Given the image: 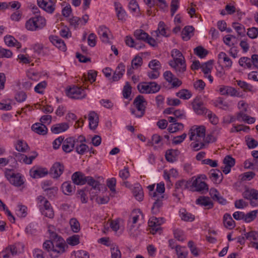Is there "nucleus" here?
<instances>
[{
    "instance_id": "052dcab7",
    "label": "nucleus",
    "mask_w": 258,
    "mask_h": 258,
    "mask_svg": "<svg viewBox=\"0 0 258 258\" xmlns=\"http://www.w3.org/2000/svg\"><path fill=\"white\" fill-rule=\"evenodd\" d=\"M245 141L249 149H253L255 148L258 145V142L255 139L250 138V137H245Z\"/></svg>"
},
{
    "instance_id": "0e129e2a",
    "label": "nucleus",
    "mask_w": 258,
    "mask_h": 258,
    "mask_svg": "<svg viewBox=\"0 0 258 258\" xmlns=\"http://www.w3.org/2000/svg\"><path fill=\"white\" fill-rule=\"evenodd\" d=\"M237 85L239 86L241 88H242L244 91H251L252 89V86L247 83L246 82L242 81L241 80H237L236 81Z\"/></svg>"
},
{
    "instance_id": "338daca9",
    "label": "nucleus",
    "mask_w": 258,
    "mask_h": 258,
    "mask_svg": "<svg viewBox=\"0 0 258 258\" xmlns=\"http://www.w3.org/2000/svg\"><path fill=\"white\" fill-rule=\"evenodd\" d=\"M246 239L248 240H256L258 239V233L254 231H251L248 232H245L244 234Z\"/></svg>"
},
{
    "instance_id": "13d9d810",
    "label": "nucleus",
    "mask_w": 258,
    "mask_h": 258,
    "mask_svg": "<svg viewBox=\"0 0 258 258\" xmlns=\"http://www.w3.org/2000/svg\"><path fill=\"white\" fill-rule=\"evenodd\" d=\"M63 192L66 195H69L73 190V186L71 183L64 182L61 185Z\"/></svg>"
},
{
    "instance_id": "79ce46f5",
    "label": "nucleus",
    "mask_w": 258,
    "mask_h": 258,
    "mask_svg": "<svg viewBox=\"0 0 258 258\" xmlns=\"http://www.w3.org/2000/svg\"><path fill=\"white\" fill-rule=\"evenodd\" d=\"M70 225L72 230L74 233H78L80 230V224L78 220L75 218H72L70 220Z\"/></svg>"
},
{
    "instance_id": "4d7b16f0",
    "label": "nucleus",
    "mask_w": 258,
    "mask_h": 258,
    "mask_svg": "<svg viewBox=\"0 0 258 258\" xmlns=\"http://www.w3.org/2000/svg\"><path fill=\"white\" fill-rule=\"evenodd\" d=\"M86 183H87L89 185L92 186L94 189H99V182L95 180L91 176H86Z\"/></svg>"
},
{
    "instance_id": "9d476101",
    "label": "nucleus",
    "mask_w": 258,
    "mask_h": 258,
    "mask_svg": "<svg viewBox=\"0 0 258 258\" xmlns=\"http://www.w3.org/2000/svg\"><path fill=\"white\" fill-rule=\"evenodd\" d=\"M39 7L49 14H52L54 11V4L51 0H37Z\"/></svg>"
},
{
    "instance_id": "4c0bfd02",
    "label": "nucleus",
    "mask_w": 258,
    "mask_h": 258,
    "mask_svg": "<svg viewBox=\"0 0 258 258\" xmlns=\"http://www.w3.org/2000/svg\"><path fill=\"white\" fill-rule=\"evenodd\" d=\"M204 140H201V141H198V140L194 141L190 144V146L192 150L195 151H198L200 149L205 148L207 145L205 142Z\"/></svg>"
},
{
    "instance_id": "423d86ee",
    "label": "nucleus",
    "mask_w": 258,
    "mask_h": 258,
    "mask_svg": "<svg viewBox=\"0 0 258 258\" xmlns=\"http://www.w3.org/2000/svg\"><path fill=\"white\" fill-rule=\"evenodd\" d=\"M46 25L44 17H31L25 24L26 28L29 31H36L43 28Z\"/></svg>"
},
{
    "instance_id": "864d4df0",
    "label": "nucleus",
    "mask_w": 258,
    "mask_h": 258,
    "mask_svg": "<svg viewBox=\"0 0 258 258\" xmlns=\"http://www.w3.org/2000/svg\"><path fill=\"white\" fill-rule=\"evenodd\" d=\"M194 53L200 58L205 57L208 54L207 51L201 46L194 49Z\"/></svg>"
},
{
    "instance_id": "58836bf2",
    "label": "nucleus",
    "mask_w": 258,
    "mask_h": 258,
    "mask_svg": "<svg viewBox=\"0 0 258 258\" xmlns=\"http://www.w3.org/2000/svg\"><path fill=\"white\" fill-rule=\"evenodd\" d=\"M192 182L190 180H185L184 179L179 180L175 183L176 189H186L189 186H192Z\"/></svg>"
},
{
    "instance_id": "49530a36",
    "label": "nucleus",
    "mask_w": 258,
    "mask_h": 258,
    "mask_svg": "<svg viewBox=\"0 0 258 258\" xmlns=\"http://www.w3.org/2000/svg\"><path fill=\"white\" fill-rule=\"evenodd\" d=\"M176 95L181 99L187 100L191 97V93L187 89H182L177 92Z\"/></svg>"
},
{
    "instance_id": "f704fd0d",
    "label": "nucleus",
    "mask_w": 258,
    "mask_h": 258,
    "mask_svg": "<svg viewBox=\"0 0 258 258\" xmlns=\"http://www.w3.org/2000/svg\"><path fill=\"white\" fill-rule=\"evenodd\" d=\"M48 174V171L46 168H39L34 171H31V175L33 178L42 177Z\"/></svg>"
},
{
    "instance_id": "ea45409f",
    "label": "nucleus",
    "mask_w": 258,
    "mask_h": 258,
    "mask_svg": "<svg viewBox=\"0 0 258 258\" xmlns=\"http://www.w3.org/2000/svg\"><path fill=\"white\" fill-rule=\"evenodd\" d=\"M134 36L137 41L138 40L145 41L148 38L149 35L143 30L138 29L135 31Z\"/></svg>"
},
{
    "instance_id": "f257e3e1",
    "label": "nucleus",
    "mask_w": 258,
    "mask_h": 258,
    "mask_svg": "<svg viewBox=\"0 0 258 258\" xmlns=\"http://www.w3.org/2000/svg\"><path fill=\"white\" fill-rule=\"evenodd\" d=\"M65 241L62 238H59L56 240H46L43 244L44 249L50 252V256L52 258L59 256L64 251Z\"/></svg>"
},
{
    "instance_id": "c756f323",
    "label": "nucleus",
    "mask_w": 258,
    "mask_h": 258,
    "mask_svg": "<svg viewBox=\"0 0 258 258\" xmlns=\"http://www.w3.org/2000/svg\"><path fill=\"white\" fill-rule=\"evenodd\" d=\"M196 203L198 205L207 207L208 209H211L213 207V204L209 197H200L197 199Z\"/></svg>"
},
{
    "instance_id": "f03ea898",
    "label": "nucleus",
    "mask_w": 258,
    "mask_h": 258,
    "mask_svg": "<svg viewBox=\"0 0 258 258\" xmlns=\"http://www.w3.org/2000/svg\"><path fill=\"white\" fill-rule=\"evenodd\" d=\"M173 60L169 61V64L174 69L177 76L181 77L186 71V64L184 57L182 53L177 49L171 51Z\"/></svg>"
},
{
    "instance_id": "0eeeda50",
    "label": "nucleus",
    "mask_w": 258,
    "mask_h": 258,
    "mask_svg": "<svg viewBox=\"0 0 258 258\" xmlns=\"http://www.w3.org/2000/svg\"><path fill=\"white\" fill-rule=\"evenodd\" d=\"M206 134V128L203 125L192 126L189 130V140L195 141L198 140V141H201V140L205 139Z\"/></svg>"
},
{
    "instance_id": "9b49d317",
    "label": "nucleus",
    "mask_w": 258,
    "mask_h": 258,
    "mask_svg": "<svg viewBox=\"0 0 258 258\" xmlns=\"http://www.w3.org/2000/svg\"><path fill=\"white\" fill-rule=\"evenodd\" d=\"M34 52L39 56H45L50 54V50L47 47H43L40 43H36L31 45Z\"/></svg>"
},
{
    "instance_id": "c85d7f7f",
    "label": "nucleus",
    "mask_w": 258,
    "mask_h": 258,
    "mask_svg": "<svg viewBox=\"0 0 258 258\" xmlns=\"http://www.w3.org/2000/svg\"><path fill=\"white\" fill-rule=\"evenodd\" d=\"M125 41L127 46L131 47H134L137 49H140L145 46L143 43L138 42L137 40H135L132 37L128 36H126Z\"/></svg>"
},
{
    "instance_id": "2f4dec72",
    "label": "nucleus",
    "mask_w": 258,
    "mask_h": 258,
    "mask_svg": "<svg viewBox=\"0 0 258 258\" xmlns=\"http://www.w3.org/2000/svg\"><path fill=\"white\" fill-rule=\"evenodd\" d=\"M133 193L136 199L139 201H142L143 200L144 194L143 189L141 185L136 184L133 189Z\"/></svg>"
},
{
    "instance_id": "5fc2aeb1",
    "label": "nucleus",
    "mask_w": 258,
    "mask_h": 258,
    "mask_svg": "<svg viewBox=\"0 0 258 258\" xmlns=\"http://www.w3.org/2000/svg\"><path fill=\"white\" fill-rule=\"evenodd\" d=\"M143 62L142 58L141 56L136 55L132 60L131 66L133 69H138L141 66Z\"/></svg>"
},
{
    "instance_id": "20e7f679",
    "label": "nucleus",
    "mask_w": 258,
    "mask_h": 258,
    "mask_svg": "<svg viewBox=\"0 0 258 258\" xmlns=\"http://www.w3.org/2000/svg\"><path fill=\"white\" fill-rule=\"evenodd\" d=\"M133 104L136 109L131 108L130 110L132 114L135 115L137 117H142L145 114L147 104L144 97L140 95L137 96L134 100Z\"/></svg>"
},
{
    "instance_id": "603ef678",
    "label": "nucleus",
    "mask_w": 258,
    "mask_h": 258,
    "mask_svg": "<svg viewBox=\"0 0 258 258\" xmlns=\"http://www.w3.org/2000/svg\"><path fill=\"white\" fill-rule=\"evenodd\" d=\"M132 89V88L130 83L128 82H126L122 90V95L124 98L127 99L130 97Z\"/></svg>"
},
{
    "instance_id": "bb28decb",
    "label": "nucleus",
    "mask_w": 258,
    "mask_h": 258,
    "mask_svg": "<svg viewBox=\"0 0 258 258\" xmlns=\"http://www.w3.org/2000/svg\"><path fill=\"white\" fill-rule=\"evenodd\" d=\"M109 32L108 29L105 26H100L98 30V34L100 36V38L103 42L108 43L109 38L108 33Z\"/></svg>"
},
{
    "instance_id": "a211bd4d",
    "label": "nucleus",
    "mask_w": 258,
    "mask_h": 258,
    "mask_svg": "<svg viewBox=\"0 0 258 258\" xmlns=\"http://www.w3.org/2000/svg\"><path fill=\"white\" fill-rule=\"evenodd\" d=\"M89 120V127L91 130H95L98 125L99 116L98 114L93 111H90L88 115Z\"/></svg>"
},
{
    "instance_id": "3c124183",
    "label": "nucleus",
    "mask_w": 258,
    "mask_h": 258,
    "mask_svg": "<svg viewBox=\"0 0 258 258\" xmlns=\"http://www.w3.org/2000/svg\"><path fill=\"white\" fill-rule=\"evenodd\" d=\"M182 211H180V217L182 220L185 221H192L195 219V217L191 214L186 212L183 209Z\"/></svg>"
},
{
    "instance_id": "a19ab883",
    "label": "nucleus",
    "mask_w": 258,
    "mask_h": 258,
    "mask_svg": "<svg viewBox=\"0 0 258 258\" xmlns=\"http://www.w3.org/2000/svg\"><path fill=\"white\" fill-rule=\"evenodd\" d=\"M17 215L21 218H24L27 215V208L24 205L19 204L16 210Z\"/></svg>"
},
{
    "instance_id": "c9c22d12",
    "label": "nucleus",
    "mask_w": 258,
    "mask_h": 258,
    "mask_svg": "<svg viewBox=\"0 0 258 258\" xmlns=\"http://www.w3.org/2000/svg\"><path fill=\"white\" fill-rule=\"evenodd\" d=\"M194 28L192 26H186L183 29L181 32L182 38L184 41L188 40L191 36Z\"/></svg>"
},
{
    "instance_id": "f3484780",
    "label": "nucleus",
    "mask_w": 258,
    "mask_h": 258,
    "mask_svg": "<svg viewBox=\"0 0 258 258\" xmlns=\"http://www.w3.org/2000/svg\"><path fill=\"white\" fill-rule=\"evenodd\" d=\"M86 176L81 172H76L72 175L74 183L77 185H83L86 183Z\"/></svg>"
},
{
    "instance_id": "bf43d9fd",
    "label": "nucleus",
    "mask_w": 258,
    "mask_h": 258,
    "mask_svg": "<svg viewBox=\"0 0 258 258\" xmlns=\"http://www.w3.org/2000/svg\"><path fill=\"white\" fill-rule=\"evenodd\" d=\"M88 150H89V147L83 143H81L79 145H77L76 147V152L80 155L84 154Z\"/></svg>"
},
{
    "instance_id": "473e14b6",
    "label": "nucleus",
    "mask_w": 258,
    "mask_h": 258,
    "mask_svg": "<svg viewBox=\"0 0 258 258\" xmlns=\"http://www.w3.org/2000/svg\"><path fill=\"white\" fill-rule=\"evenodd\" d=\"M153 199L155 201L153 203L151 210L153 214L156 215L160 212V209L163 206V199L158 198V197H157L156 198Z\"/></svg>"
},
{
    "instance_id": "39448f33",
    "label": "nucleus",
    "mask_w": 258,
    "mask_h": 258,
    "mask_svg": "<svg viewBox=\"0 0 258 258\" xmlns=\"http://www.w3.org/2000/svg\"><path fill=\"white\" fill-rule=\"evenodd\" d=\"M139 91L142 94H154L157 93L161 87L155 82H144L138 85Z\"/></svg>"
},
{
    "instance_id": "09e8293b",
    "label": "nucleus",
    "mask_w": 258,
    "mask_h": 258,
    "mask_svg": "<svg viewBox=\"0 0 258 258\" xmlns=\"http://www.w3.org/2000/svg\"><path fill=\"white\" fill-rule=\"evenodd\" d=\"M183 125L181 123H174L170 124L168 128V131L170 133H174L178 131L182 130Z\"/></svg>"
},
{
    "instance_id": "e433bc0d",
    "label": "nucleus",
    "mask_w": 258,
    "mask_h": 258,
    "mask_svg": "<svg viewBox=\"0 0 258 258\" xmlns=\"http://www.w3.org/2000/svg\"><path fill=\"white\" fill-rule=\"evenodd\" d=\"M144 1L145 4L150 7L149 9L147 10V14L149 16L153 15V16H155L156 13L155 11H156V12H158V10L154 7L155 5L154 0H144Z\"/></svg>"
},
{
    "instance_id": "774afa93",
    "label": "nucleus",
    "mask_w": 258,
    "mask_h": 258,
    "mask_svg": "<svg viewBox=\"0 0 258 258\" xmlns=\"http://www.w3.org/2000/svg\"><path fill=\"white\" fill-rule=\"evenodd\" d=\"M111 258H121V253L117 246L111 247Z\"/></svg>"
},
{
    "instance_id": "69168bd1",
    "label": "nucleus",
    "mask_w": 258,
    "mask_h": 258,
    "mask_svg": "<svg viewBox=\"0 0 258 258\" xmlns=\"http://www.w3.org/2000/svg\"><path fill=\"white\" fill-rule=\"evenodd\" d=\"M114 7L117 16H123L125 15V11L123 9L119 3L115 2Z\"/></svg>"
},
{
    "instance_id": "412c9836",
    "label": "nucleus",
    "mask_w": 258,
    "mask_h": 258,
    "mask_svg": "<svg viewBox=\"0 0 258 258\" xmlns=\"http://www.w3.org/2000/svg\"><path fill=\"white\" fill-rule=\"evenodd\" d=\"M192 186L196 188L198 191H207L208 190V185L204 182L201 180L200 178H196L192 182Z\"/></svg>"
},
{
    "instance_id": "dca6fc26",
    "label": "nucleus",
    "mask_w": 258,
    "mask_h": 258,
    "mask_svg": "<svg viewBox=\"0 0 258 258\" xmlns=\"http://www.w3.org/2000/svg\"><path fill=\"white\" fill-rule=\"evenodd\" d=\"M76 144V140L74 137L66 139L62 143V148L64 152L70 153L74 148Z\"/></svg>"
},
{
    "instance_id": "4be33fe9",
    "label": "nucleus",
    "mask_w": 258,
    "mask_h": 258,
    "mask_svg": "<svg viewBox=\"0 0 258 258\" xmlns=\"http://www.w3.org/2000/svg\"><path fill=\"white\" fill-rule=\"evenodd\" d=\"M141 212L139 210H134L131 214V217L128 220V223L131 222L132 224L130 228V233L131 235H135L134 232H132L133 228L134 227L133 224H136L138 221L140 217L141 216Z\"/></svg>"
},
{
    "instance_id": "6ab92c4d",
    "label": "nucleus",
    "mask_w": 258,
    "mask_h": 258,
    "mask_svg": "<svg viewBox=\"0 0 258 258\" xmlns=\"http://www.w3.org/2000/svg\"><path fill=\"white\" fill-rule=\"evenodd\" d=\"M125 66L123 63L118 64L112 78L113 81H117L122 77L125 72Z\"/></svg>"
},
{
    "instance_id": "6e6552de",
    "label": "nucleus",
    "mask_w": 258,
    "mask_h": 258,
    "mask_svg": "<svg viewBox=\"0 0 258 258\" xmlns=\"http://www.w3.org/2000/svg\"><path fill=\"white\" fill-rule=\"evenodd\" d=\"M67 95L74 99H82L86 96V94L82 87L73 86L66 91Z\"/></svg>"
},
{
    "instance_id": "7c9ffc66",
    "label": "nucleus",
    "mask_w": 258,
    "mask_h": 258,
    "mask_svg": "<svg viewBox=\"0 0 258 258\" xmlns=\"http://www.w3.org/2000/svg\"><path fill=\"white\" fill-rule=\"evenodd\" d=\"M223 224L225 227L229 229L234 228L235 226V222L229 214H225L223 216Z\"/></svg>"
},
{
    "instance_id": "a878e982",
    "label": "nucleus",
    "mask_w": 258,
    "mask_h": 258,
    "mask_svg": "<svg viewBox=\"0 0 258 258\" xmlns=\"http://www.w3.org/2000/svg\"><path fill=\"white\" fill-rule=\"evenodd\" d=\"M4 41L9 47H16L18 49L21 47V44L11 35L6 36L4 37Z\"/></svg>"
},
{
    "instance_id": "b1692460",
    "label": "nucleus",
    "mask_w": 258,
    "mask_h": 258,
    "mask_svg": "<svg viewBox=\"0 0 258 258\" xmlns=\"http://www.w3.org/2000/svg\"><path fill=\"white\" fill-rule=\"evenodd\" d=\"M180 152L178 150L169 149L165 154V158L168 162L173 163L177 159Z\"/></svg>"
},
{
    "instance_id": "aec40b11",
    "label": "nucleus",
    "mask_w": 258,
    "mask_h": 258,
    "mask_svg": "<svg viewBox=\"0 0 258 258\" xmlns=\"http://www.w3.org/2000/svg\"><path fill=\"white\" fill-rule=\"evenodd\" d=\"M69 128V125L67 122H62L53 125L51 131L53 134H59L66 131Z\"/></svg>"
},
{
    "instance_id": "393cba45",
    "label": "nucleus",
    "mask_w": 258,
    "mask_h": 258,
    "mask_svg": "<svg viewBox=\"0 0 258 258\" xmlns=\"http://www.w3.org/2000/svg\"><path fill=\"white\" fill-rule=\"evenodd\" d=\"M31 129L35 133L41 135H45L47 133V128L42 123H35L31 126Z\"/></svg>"
},
{
    "instance_id": "de8ad7c7",
    "label": "nucleus",
    "mask_w": 258,
    "mask_h": 258,
    "mask_svg": "<svg viewBox=\"0 0 258 258\" xmlns=\"http://www.w3.org/2000/svg\"><path fill=\"white\" fill-rule=\"evenodd\" d=\"M42 187L44 191L45 192L46 194L50 198L54 197L58 190L57 188L55 186L46 187L45 183L42 185Z\"/></svg>"
},
{
    "instance_id": "680f3d73",
    "label": "nucleus",
    "mask_w": 258,
    "mask_h": 258,
    "mask_svg": "<svg viewBox=\"0 0 258 258\" xmlns=\"http://www.w3.org/2000/svg\"><path fill=\"white\" fill-rule=\"evenodd\" d=\"M80 237L78 235H74L68 237L67 239L68 243L71 245H76L80 242Z\"/></svg>"
},
{
    "instance_id": "a18cd8bd",
    "label": "nucleus",
    "mask_w": 258,
    "mask_h": 258,
    "mask_svg": "<svg viewBox=\"0 0 258 258\" xmlns=\"http://www.w3.org/2000/svg\"><path fill=\"white\" fill-rule=\"evenodd\" d=\"M165 191L164 183L163 182L157 183L156 190L155 192L156 195V198H164L163 193Z\"/></svg>"
},
{
    "instance_id": "5701e85b",
    "label": "nucleus",
    "mask_w": 258,
    "mask_h": 258,
    "mask_svg": "<svg viewBox=\"0 0 258 258\" xmlns=\"http://www.w3.org/2000/svg\"><path fill=\"white\" fill-rule=\"evenodd\" d=\"M209 175L210 177L214 183H219L222 180L223 175L219 170L212 169L209 173Z\"/></svg>"
},
{
    "instance_id": "ddd939ff",
    "label": "nucleus",
    "mask_w": 258,
    "mask_h": 258,
    "mask_svg": "<svg viewBox=\"0 0 258 258\" xmlns=\"http://www.w3.org/2000/svg\"><path fill=\"white\" fill-rule=\"evenodd\" d=\"M63 170V165L59 162H56L51 167L49 173L53 178H57L62 174Z\"/></svg>"
},
{
    "instance_id": "f8f14e48",
    "label": "nucleus",
    "mask_w": 258,
    "mask_h": 258,
    "mask_svg": "<svg viewBox=\"0 0 258 258\" xmlns=\"http://www.w3.org/2000/svg\"><path fill=\"white\" fill-rule=\"evenodd\" d=\"M18 254L17 248L15 245H11L6 248L0 253L1 258H11L12 256Z\"/></svg>"
},
{
    "instance_id": "2eb2a0df",
    "label": "nucleus",
    "mask_w": 258,
    "mask_h": 258,
    "mask_svg": "<svg viewBox=\"0 0 258 258\" xmlns=\"http://www.w3.org/2000/svg\"><path fill=\"white\" fill-rule=\"evenodd\" d=\"M49 39L52 44L59 50L62 51H65L67 50V47L64 41L58 36L51 35L49 36Z\"/></svg>"
},
{
    "instance_id": "1a4fd4ad",
    "label": "nucleus",
    "mask_w": 258,
    "mask_h": 258,
    "mask_svg": "<svg viewBox=\"0 0 258 258\" xmlns=\"http://www.w3.org/2000/svg\"><path fill=\"white\" fill-rule=\"evenodd\" d=\"M164 219L163 218H156L152 217L149 220L148 225L151 229V232L155 234L160 230V225L163 223Z\"/></svg>"
},
{
    "instance_id": "7ed1b4c3",
    "label": "nucleus",
    "mask_w": 258,
    "mask_h": 258,
    "mask_svg": "<svg viewBox=\"0 0 258 258\" xmlns=\"http://www.w3.org/2000/svg\"><path fill=\"white\" fill-rule=\"evenodd\" d=\"M5 176L12 185L17 187H23L25 180L21 173H15L12 169H5Z\"/></svg>"
},
{
    "instance_id": "8fccbe9b",
    "label": "nucleus",
    "mask_w": 258,
    "mask_h": 258,
    "mask_svg": "<svg viewBox=\"0 0 258 258\" xmlns=\"http://www.w3.org/2000/svg\"><path fill=\"white\" fill-rule=\"evenodd\" d=\"M233 28L236 31L237 34L239 36H244L245 30L244 27L238 23H233Z\"/></svg>"
},
{
    "instance_id": "4468645a",
    "label": "nucleus",
    "mask_w": 258,
    "mask_h": 258,
    "mask_svg": "<svg viewBox=\"0 0 258 258\" xmlns=\"http://www.w3.org/2000/svg\"><path fill=\"white\" fill-rule=\"evenodd\" d=\"M192 108L195 112L198 115L207 114L208 109L204 106L203 103L199 100H195L192 102Z\"/></svg>"
},
{
    "instance_id": "72a5a7b5",
    "label": "nucleus",
    "mask_w": 258,
    "mask_h": 258,
    "mask_svg": "<svg viewBox=\"0 0 258 258\" xmlns=\"http://www.w3.org/2000/svg\"><path fill=\"white\" fill-rule=\"evenodd\" d=\"M210 193L214 200L217 201L220 204H226V200L220 195L219 192L216 189H211Z\"/></svg>"
},
{
    "instance_id": "cd10ccee",
    "label": "nucleus",
    "mask_w": 258,
    "mask_h": 258,
    "mask_svg": "<svg viewBox=\"0 0 258 258\" xmlns=\"http://www.w3.org/2000/svg\"><path fill=\"white\" fill-rule=\"evenodd\" d=\"M242 196L247 200H257L258 190L253 188L247 189L243 192Z\"/></svg>"
},
{
    "instance_id": "c03bdc74",
    "label": "nucleus",
    "mask_w": 258,
    "mask_h": 258,
    "mask_svg": "<svg viewBox=\"0 0 258 258\" xmlns=\"http://www.w3.org/2000/svg\"><path fill=\"white\" fill-rule=\"evenodd\" d=\"M175 251L178 258H187L188 251L185 247L176 246Z\"/></svg>"
},
{
    "instance_id": "6e6d98bb",
    "label": "nucleus",
    "mask_w": 258,
    "mask_h": 258,
    "mask_svg": "<svg viewBox=\"0 0 258 258\" xmlns=\"http://www.w3.org/2000/svg\"><path fill=\"white\" fill-rule=\"evenodd\" d=\"M257 213V210H253L247 213L246 214H244V221L245 222L248 223L254 220L256 217Z\"/></svg>"
},
{
    "instance_id": "e2e57ef3",
    "label": "nucleus",
    "mask_w": 258,
    "mask_h": 258,
    "mask_svg": "<svg viewBox=\"0 0 258 258\" xmlns=\"http://www.w3.org/2000/svg\"><path fill=\"white\" fill-rule=\"evenodd\" d=\"M28 146L26 142L19 140L16 145V149L19 152H25Z\"/></svg>"
},
{
    "instance_id": "37998d69",
    "label": "nucleus",
    "mask_w": 258,
    "mask_h": 258,
    "mask_svg": "<svg viewBox=\"0 0 258 258\" xmlns=\"http://www.w3.org/2000/svg\"><path fill=\"white\" fill-rule=\"evenodd\" d=\"M238 63L240 66L245 69H250L252 67L251 60L250 58L247 57H241Z\"/></svg>"
}]
</instances>
